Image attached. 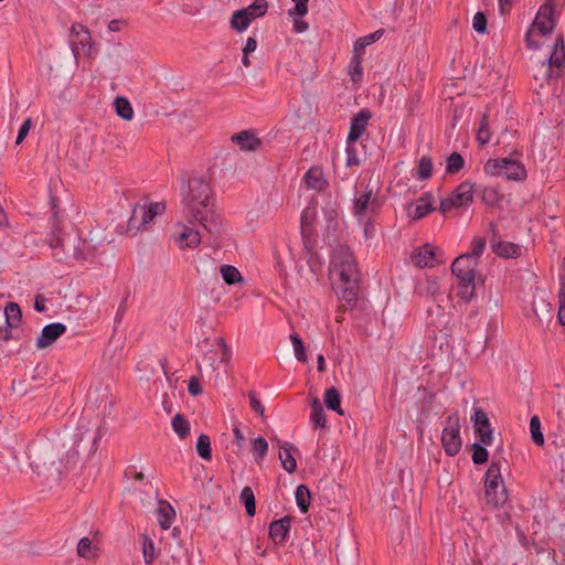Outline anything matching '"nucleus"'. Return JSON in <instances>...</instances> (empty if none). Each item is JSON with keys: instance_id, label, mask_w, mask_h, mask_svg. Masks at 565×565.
Masks as SVG:
<instances>
[{"instance_id": "9d476101", "label": "nucleus", "mask_w": 565, "mask_h": 565, "mask_svg": "<svg viewBox=\"0 0 565 565\" xmlns=\"http://www.w3.org/2000/svg\"><path fill=\"white\" fill-rule=\"evenodd\" d=\"M195 211H189L191 216L198 221L202 227L210 234L220 236L222 228L221 215L214 209V202L210 203L206 207H198Z\"/></svg>"}, {"instance_id": "cd10ccee", "label": "nucleus", "mask_w": 565, "mask_h": 565, "mask_svg": "<svg viewBox=\"0 0 565 565\" xmlns=\"http://www.w3.org/2000/svg\"><path fill=\"white\" fill-rule=\"evenodd\" d=\"M323 403L328 409L333 411L339 415H343V411L341 408V394L334 386L326 390Z\"/></svg>"}, {"instance_id": "f704fd0d", "label": "nucleus", "mask_w": 565, "mask_h": 565, "mask_svg": "<svg viewBox=\"0 0 565 565\" xmlns=\"http://www.w3.org/2000/svg\"><path fill=\"white\" fill-rule=\"evenodd\" d=\"M362 54L363 52L353 49V55L349 64L351 79L355 83L362 79Z\"/></svg>"}, {"instance_id": "e2e57ef3", "label": "nucleus", "mask_w": 565, "mask_h": 565, "mask_svg": "<svg viewBox=\"0 0 565 565\" xmlns=\"http://www.w3.org/2000/svg\"><path fill=\"white\" fill-rule=\"evenodd\" d=\"M354 143L355 142H349L347 140V162L345 164L348 167H352V166H358L360 163V160L358 158V152H356V149L354 147Z\"/></svg>"}, {"instance_id": "bb28decb", "label": "nucleus", "mask_w": 565, "mask_h": 565, "mask_svg": "<svg viewBox=\"0 0 565 565\" xmlns=\"http://www.w3.org/2000/svg\"><path fill=\"white\" fill-rule=\"evenodd\" d=\"M434 195L430 192L423 193L415 206V212L413 214V220L417 221L425 217L429 212L435 211L433 206Z\"/></svg>"}, {"instance_id": "1a4fd4ad", "label": "nucleus", "mask_w": 565, "mask_h": 565, "mask_svg": "<svg viewBox=\"0 0 565 565\" xmlns=\"http://www.w3.org/2000/svg\"><path fill=\"white\" fill-rule=\"evenodd\" d=\"M565 64V47L564 39L562 34H558L555 39L553 52L550 54L546 61L542 62L541 70L543 71V77L548 82L552 78L559 76L558 72L554 73L553 67L559 68Z\"/></svg>"}, {"instance_id": "6e6552de", "label": "nucleus", "mask_w": 565, "mask_h": 565, "mask_svg": "<svg viewBox=\"0 0 565 565\" xmlns=\"http://www.w3.org/2000/svg\"><path fill=\"white\" fill-rule=\"evenodd\" d=\"M446 423L447 426L444 428L441 434V444L446 455L455 457L460 451L462 445L459 434V416L457 414H451L447 417Z\"/></svg>"}, {"instance_id": "338daca9", "label": "nucleus", "mask_w": 565, "mask_h": 565, "mask_svg": "<svg viewBox=\"0 0 565 565\" xmlns=\"http://www.w3.org/2000/svg\"><path fill=\"white\" fill-rule=\"evenodd\" d=\"M31 126H32V119L29 117L23 121V124L19 128L18 136L15 139V145H20L23 142V140L26 138V136L31 129Z\"/></svg>"}, {"instance_id": "7ed1b4c3", "label": "nucleus", "mask_w": 565, "mask_h": 565, "mask_svg": "<svg viewBox=\"0 0 565 565\" xmlns=\"http://www.w3.org/2000/svg\"><path fill=\"white\" fill-rule=\"evenodd\" d=\"M484 490L488 504L503 507L508 500V490L501 473V460H492L484 473Z\"/></svg>"}, {"instance_id": "8fccbe9b", "label": "nucleus", "mask_w": 565, "mask_h": 565, "mask_svg": "<svg viewBox=\"0 0 565 565\" xmlns=\"http://www.w3.org/2000/svg\"><path fill=\"white\" fill-rule=\"evenodd\" d=\"M252 450L257 462L262 461L268 451V443L264 437H257L253 440Z\"/></svg>"}, {"instance_id": "393cba45", "label": "nucleus", "mask_w": 565, "mask_h": 565, "mask_svg": "<svg viewBox=\"0 0 565 565\" xmlns=\"http://www.w3.org/2000/svg\"><path fill=\"white\" fill-rule=\"evenodd\" d=\"M303 181L309 189H313L319 192H322L328 188V181L323 178L322 171L317 167H312L306 172Z\"/></svg>"}, {"instance_id": "a878e982", "label": "nucleus", "mask_w": 565, "mask_h": 565, "mask_svg": "<svg viewBox=\"0 0 565 565\" xmlns=\"http://www.w3.org/2000/svg\"><path fill=\"white\" fill-rule=\"evenodd\" d=\"M158 522L163 530L171 527L173 519L175 518L174 509L168 501L160 500L157 509Z\"/></svg>"}, {"instance_id": "2eb2a0df", "label": "nucleus", "mask_w": 565, "mask_h": 565, "mask_svg": "<svg viewBox=\"0 0 565 565\" xmlns=\"http://www.w3.org/2000/svg\"><path fill=\"white\" fill-rule=\"evenodd\" d=\"M67 328L62 322H53L46 324L36 340L38 349L51 347L60 337L66 332Z\"/></svg>"}, {"instance_id": "20e7f679", "label": "nucleus", "mask_w": 565, "mask_h": 565, "mask_svg": "<svg viewBox=\"0 0 565 565\" xmlns=\"http://www.w3.org/2000/svg\"><path fill=\"white\" fill-rule=\"evenodd\" d=\"M30 466L38 475H61L60 461L54 447L51 444H43L29 450Z\"/></svg>"}, {"instance_id": "473e14b6", "label": "nucleus", "mask_w": 565, "mask_h": 565, "mask_svg": "<svg viewBox=\"0 0 565 565\" xmlns=\"http://www.w3.org/2000/svg\"><path fill=\"white\" fill-rule=\"evenodd\" d=\"M138 209V214L141 215V220L147 224H150L153 218L161 214L164 210V204L162 203H151L149 206H136Z\"/></svg>"}, {"instance_id": "79ce46f5", "label": "nucleus", "mask_w": 565, "mask_h": 565, "mask_svg": "<svg viewBox=\"0 0 565 565\" xmlns=\"http://www.w3.org/2000/svg\"><path fill=\"white\" fill-rule=\"evenodd\" d=\"M530 433L532 441L537 446L544 445V435L541 428V420L537 415H533L530 419Z\"/></svg>"}, {"instance_id": "ddd939ff", "label": "nucleus", "mask_w": 565, "mask_h": 565, "mask_svg": "<svg viewBox=\"0 0 565 565\" xmlns=\"http://www.w3.org/2000/svg\"><path fill=\"white\" fill-rule=\"evenodd\" d=\"M475 435L483 445H491L493 441V430L487 413L482 408L475 407L471 416Z\"/></svg>"}, {"instance_id": "b1692460", "label": "nucleus", "mask_w": 565, "mask_h": 565, "mask_svg": "<svg viewBox=\"0 0 565 565\" xmlns=\"http://www.w3.org/2000/svg\"><path fill=\"white\" fill-rule=\"evenodd\" d=\"M492 250L495 255L503 258H516L521 255V247L512 242L498 241L491 242Z\"/></svg>"}, {"instance_id": "0e129e2a", "label": "nucleus", "mask_w": 565, "mask_h": 565, "mask_svg": "<svg viewBox=\"0 0 565 565\" xmlns=\"http://www.w3.org/2000/svg\"><path fill=\"white\" fill-rule=\"evenodd\" d=\"M558 322L562 326H565V285L559 288L558 291V312H557Z\"/></svg>"}, {"instance_id": "603ef678", "label": "nucleus", "mask_w": 565, "mask_h": 565, "mask_svg": "<svg viewBox=\"0 0 565 565\" xmlns=\"http://www.w3.org/2000/svg\"><path fill=\"white\" fill-rule=\"evenodd\" d=\"M486 238L484 237H473L471 244H470V252H467L469 256H472L475 259L479 260V257L482 255V253L486 249Z\"/></svg>"}, {"instance_id": "72a5a7b5", "label": "nucleus", "mask_w": 565, "mask_h": 565, "mask_svg": "<svg viewBox=\"0 0 565 565\" xmlns=\"http://www.w3.org/2000/svg\"><path fill=\"white\" fill-rule=\"evenodd\" d=\"M250 22L252 20L247 14L246 10L244 9L234 11L231 18V26L238 32H243L244 30H246L249 26Z\"/></svg>"}, {"instance_id": "58836bf2", "label": "nucleus", "mask_w": 565, "mask_h": 565, "mask_svg": "<svg viewBox=\"0 0 565 565\" xmlns=\"http://www.w3.org/2000/svg\"><path fill=\"white\" fill-rule=\"evenodd\" d=\"M220 273H221L223 280L227 285H235L243 280V277H242L239 270L235 266L222 265L220 267Z\"/></svg>"}, {"instance_id": "9b49d317", "label": "nucleus", "mask_w": 565, "mask_h": 565, "mask_svg": "<svg viewBox=\"0 0 565 565\" xmlns=\"http://www.w3.org/2000/svg\"><path fill=\"white\" fill-rule=\"evenodd\" d=\"M478 260L468 254L458 256L451 264V274L460 281L476 280Z\"/></svg>"}, {"instance_id": "a18cd8bd", "label": "nucleus", "mask_w": 565, "mask_h": 565, "mask_svg": "<svg viewBox=\"0 0 565 565\" xmlns=\"http://www.w3.org/2000/svg\"><path fill=\"white\" fill-rule=\"evenodd\" d=\"M246 10L247 14L249 15L250 20H255L256 18H260L266 14L268 9L267 0H255L252 4H249L246 8H243Z\"/></svg>"}, {"instance_id": "a19ab883", "label": "nucleus", "mask_w": 565, "mask_h": 565, "mask_svg": "<svg viewBox=\"0 0 565 565\" xmlns=\"http://www.w3.org/2000/svg\"><path fill=\"white\" fill-rule=\"evenodd\" d=\"M457 296L466 302L471 301L476 297V280L470 282L458 280Z\"/></svg>"}, {"instance_id": "aec40b11", "label": "nucleus", "mask_w": 565, "mask_h": 565, "mask_svg": "<svg viewBox=\"0 0 565 565\" xmlns=\"http://www.w3.org/2000/svg\"><path fill=\"white\" fill-rule=\"evenodd\" d=\"M277 443L279 445L278 456L282 468L289 473L296 471L297 461L292 455V450L297 451V448L294 446V444L288 441L281 443L279 439H277Z\"/></svg>"}, {"instance_id": "4d7b16f0", "label": "nucleus", "mask_w": 565, "mask_h": 565, "mask_svg": "<svg viewBox=\"0 0 565 565\" xmlns=\"http://www.w3.org/2000/svg\"><path fill=\"white\" fill-rule=\"evenodd\" d=\"M487 26H488L487 15L481 11L477 12L472 20V29L479 34H484V33H487Z\"/></svg>"}, {"instance_id": "5701e85b", "label": "nucleus", "mask_w": 565, "mask_h": 565, "mask_svg": "<svg viewBox=\"0 0 565 565\" xmlns=\"http://www.w3.org/2000/svg\"><path fill=\"white\" fill-rule=\"evenodd\" d=\"M202 241L199 230L184 226L183 231L179 234L177 243L181 249L196 248Z\"/></svg>"}, {"instance_id": "052dcab7", "label": "nucleus", "mask_w": 565, "mask_h": 565, "mask_svg": "<svg viewBox=\"0 0 565 565\" xmlns=\"http://www.w3.org/2000/svg\"><path fill=\"white\" fill-rule=\"evenodd\" d=\"M425 295L427 297H430L435 301L440 296V286L438 284L437 278L427 279Z\"/></svg>"}, {"instance_id": "5fc2aeb1", "label": "nucleus", "mask_w": 565, "mask_h": 565, "mask_svg": "<svg viewBox=\"0 0 565 565\" xmlns=\"http://www.w3.org/2000/svg\"><path fill=\"white\" fill-rule=\"evenodd\" d=\"M148 224L141 220V215L138 214V209L132 210L131 216L128 220V231H135L134 235L141 228H146Z\"/></svg>"}, {"instance_id": "412c9836", "label": "nucleus", "mask_w": 565, "mask_h": 565, "mask_svg": "<svg viewBox=\"0 0 565 565\" xmlns=\"http://www.w3.org/2000/svg\"><path fill=\"white\" fill-rule=\"evenodd\" d=\"M4 327L14 332L22 323V311L17 302L10 301L3 310Z\"/></svg>"}, {"instance_id": "3c124183", "label": "nucleus", "mask_w": 565, "mask_h": 565, "mask_svg": "<svg viewBox=\"0 0 565 565\" xmlns=\"http://www.w3.org/2000/svg\"><path fill=\"white\" fill-rule=\"evenodd\" d=\"M433 173V161L430 157L423 156L417 164V175L420 180H427Z\"/></svg>"}, {"instance_id": "37998d69", "label": "nucleus", "mask_w": 565, "mask_h": 565, "mask_svg": "<svg viewBox=\"0 0 565 565\" xmlns=\"http://www.w3.org/2000/svg\"><path fill=\"white\" fill-rule=\"evenodd\" d=\"M487 445L481 443H473L470 448L472 450V462L477 466L483 465L489 459V451L486 448Z\"/></svg>"}, {"instance_id": "7c9ffc66", "label": "nucleus", "mask_w": 565, "mask_h": 565, "mask_svg": "<svg viewBox=\"0 0 565 565\" xmlns=\"http://www.w3.org/2000/svg\"><path fill=\"white\" fill-rule=\"evenodd\" d=\"M532 310L540 322H543V320L550 321L552 319V305L546 302L543 298L533 300Z\"/></svg>"}, {"instance_id": "49530a36", "label": "nucleus", "mask_w": 565, "mask_h": 565, "mask_svg": "<svg viewBox=\"0 0 565 565\" xmlns=\"http://www.w3.org/2000/svg\"><path fill=\"white\" fill-rule=\"evenodd\" d=\"M503 199V195L498 191L497 188L486 186L482 190L481 200L488 206H494L500 203Z\"/></svg>"}, {"instance_id": "c9c22d12", "label": "nucleus", "mask_w": 565, "mask_h": 565, "mask_svg": "<svg viewBox=\"0 0 565 565\" xmlns=\"http://www.w3.org/2000/svg\"><path fill=\"white\" fill-rule=\"evenodd\" d=\"M114 106L116 109L117 115L125 119L130 120L134 117V109L131 107L130 102L125 97H116L114 102Z\"/></svg>"}, {"instance_id": "0eeeda50", "label": "nucleus", "mask_w": 565, "mask_h": 565, "mask_svg": "<svg viewBox=\"0 0 565 565\" xmlns=\"http://www.w3.org/2000/svg\"><path fill=\"white\" fill-rule=\"evenodd\" d=\"M382 207V202L367 184L365 191L353 200L352 213L354 217L362 223L369 214L377 213Z\"/></svg>"}, {"instance_id": "13d9d810", "label": "nucleus", "mask_w": 565, "mask_h": 565, "mask_svg": "<svg viewBox=\"0 0 565 565\" xmlns=\"http://www.w3.org/2000/svg\"><path fill=\"white\" fill-rule=\"evenodd\" d=\"M490 137H491V134H490V130L488 127V122H487L486 116H483V118L480 122V127L477 131V140L481 146H484L490 141Z\"/></svg>"}, {"instance_id": "39448f33", "label": "nucleus", "mask_w": 565, "mask_h": 565, "mask_svg": "<svg viewBox=\"0 0 565 565\" xmlns=\"http://www.w3.org/2000/svg\"><path fill=\"white\" fill-rule=\"evenodd\" d=\"M475 183L471 181L461 182L446 199L440 201L438 211L446 214L457 207H466L473 201Z\"/></svg>"}, {"instance_id": "ea45409f", "label": "nucleus", "mask_w": 565, "mask_h": 565, "mask_svg": "<svg viewBox=\"0 0 565 565\" xmlns=\"http://www.w3.org/2000/svg\"><path fill=\"white\" fill-rule=\"evenodd\" d=\"M195 449L198 455L204 460L212 459V448L210 437L205 434H201L196 440Z\"/></svg>"}, {"instance_id": "69168bd1", "label": "nucleus", "mask_w": 565, "mask_h": 565, "mask_svg": "<svg viewBox=\"0 0 565 565\" xmlns=\"http://www.w3.org/2000/svg\"><path fill=\"white\" fill-rule=\"evenodd\" d=\"M248 397H249V406L250 408L259 414L260 416L264 415V412H265V407L264 405L262 404V402L258 399L256 393L254 391H249L248 392Z\"/></svg>"}, {"instance_id": "4be33fe9", "label": "nucleus", "mask_w": 565, "mask_h": 565, "mask_svg": "<svg viewBox=\"0 0 565 565\" xmlns=\"http://www.w3.org/2000/svg\"><path fill=\"white\" fill-rule=\"evenodd\" d=\"M232 141L239 146L242 150H256L262 140L250 130H243L232 136Z\"/></svg>"}, {"instance_id": "e433bc0d", "label": "nucleus", "mask_w": 565, "mask_h": 565, "mask_svg": "<svg viewBox=\"0 0 565 565\" xmlns=\"http://www.w3.org/2000/svg\"><path fill=\"white\" fill-rule=\"evenodd\" d=\"M171 425L174 433L181 439H184L190 434V423L182 414L174 415Z\"/></svg>"}, {"instance_id": "6e6d98bb", "label": "nucleus", "mask_w": 565, "mask_h": 565, "mask_svg": "<svg viewBox=\"0 0 565 565\" xmlns=\"http://www.w3.org/2000/svg\"><path fill=\"white\" fill-rule=\"evenodd\" d=\"M535 565H557L554 551H539L535 559Z\"/></svg>"}, {"instance_id": "f03ea898", "label": "nucleus", "mask_w": 565, "mask_h": 565, "mask_svg": "<svg viewBox=\"0 0 565 565\" xmlns=\"http://www.w3.org/2000/svg\"><path fill=\"white\" fill-rule=\"evenodd\" d=\"M330 270L337 274L341 281H360L356 260L349 246L344 244H338L333 247Z\"/></svg>"}, {"instance_id": "de8ad7c7", "label": "nucleus", "mask_w": 565, "mask_h": 565, "mask_svg": "<svg viewBox=\"0 0 565 565\" xmlns=\"http://www.w3.org/2000/svg\"><path fill=\"white\" fill-rule=\"evenodd\" d=\"M503 164L504 158L499 159H488L483 166V171L486 174L491 177H500L503 173Z\"/></svg>"}, {"instance_id": "c03bdc74", "label": "nucleus", "mask_w": 565, "mask_h": 565, "mask_svg": "<svg viewBox=\"0 0 565 565\" xmlns=\"http://www.w3.org/2000/svg\"><path fill=\"white\" fill-rule=\"evenodd\" d=\"M383 34H384V30L380 29L369 35L361 36L355 41L353 49L355 51H360V52L364 53L365 47L369 46L370 44L376 42L377 40H380Z\"/></svg>"}, {"instance_id": "4c0bfd02", "label": "nucleus", "mask_w": 565, "mask_h": 565, "mask_svg": "<svg viewBox=\"0 0 565 565\" xmlns=\"http://www.w3.org/2000/svg\"><path fill=\"white\" fill-rule=\"evenodd\" d=\"M465 167V159L462 156L454 151L446 159V173L456 174Z\"/></svg>"}, {"instance_id": "dca6fc26", "label": "nucleus", "mask_w": 565, "mask_h": 565, "mask_svg": "<svg viewBox=\"0 0 565 565\" xmlns=\"http://www.w3.org/2000/svg\"><path fill=\"white\" fill-rule=\"evenodd\" d=\"M371 116V111L364 108L352 117L350 122L349 135L347 137V140L349 142H356L362 137V135L366 130Z\"/></svg>"}, {"instance_id": "774afa93", "label": "nucleus", "mask_w": 565, "mask_h": 565, "mask_svg": "<svg viewBox=\"0 0 565 565\" xmlns=\"http://www.w3.org/2000/svg\"><path fill=\"white\" fill-rule=\"evenodd\" d=\"M188 392L192 395V396H198L202 393V385H201V382L198 377L195 376H192L189 381V384H188Z\"/></svg>"}, {"instance_id": "f3484780", "label": "nucleus", "mask_w": 565, "mask_h": 565, "mask_svg": "<svg viewBox=\"0 0 565 565\" xmlns=\"http://www.w3.org/2000/svg\"><path fill=\"white\" fill-rule=\"evenodd\" d=\"M343 287L340 292V301L342 302L339 310H352L356 306L359 281H341Z\"/></svg>"}, {"instance_id": "864d4df0", "label": "nucleus", "mask_w": 565, "mask_h": 565, "mask_svg": "<svg viewBox=\"0 0 565 565\" xmlns=\"http://www.w3.org/2000/svg\"><path fill=\"white\" fill-rule=\"evenodd\" d=\"M78 556L90 559L94 557L92 541L88 537H82L77 544Z\"/></svg>"}, {"instance_id": "09e8293b", "label": "nucleus", "mask_w": 565, "mask_h": 565, "mask_svg": "<svg viewBox=\"0 0 565 565\" xmlns=\"http://www.w3.org/2000/svg\"><path fill=\"white\" fill-rule=\"evenodd\" d=\"M290 341L294 347L296 359L301 363L307 362V360H308L307 352H306V348H305V344H303V341L301 340V338L297 333H291Z\"/></svg>"}, {"instance_id": "f257e3e1", "label": "nucleus", "mask_w": 565, "mask_h": 565, "mask_svg": "<svg viewBox=\"0 0 565 565\" xmlns=\"http://www.w3.org/2000/svg\"><path fill=\"white\" fill-rule=\"evenodd\" d=\"M186 185L182 188V203L189 211H195L198 207H206L214 202L213 191L210 183L203 177L182 178Z\"/></svg>"}, {"instance_id": "423d86ee", "label": "nucleus", "mask_w": 565, "mask_h": 565, "mask_svg": "<svg viewBox=\"0 0 565 565\" xmlns=\"http://www.w3.org/2000/svg\"><path fill=\"white\" fill-rule=\"evenodd\" d=\"M68 43L76 61L78 60L81 51H84L88 57H93L95 55L96 51L90 32L82 23H74L71 26Z\"/></svg>"}, {"instance_id": "6ab92c4d", "label": "nucleus", "mask_w": 565, "mask_h": 565, "mask_svg": "<svg viewBox=\"0 0 565 565\" xmlns=\"http://www.w3.org/2000/svg\"><path fill=\"white\" fill-rule=\"evenodd\" d=\"M502 175L507 180L522 182L527 178V172L521 161L507 157L504 158Z\"/></svg>"}, {"instance_id": "f8f14e48", "label": "nucleus", "mask_w": 565, "mask_h": 565, "mask_svg": "<svg viewBox=\"0 0 565 565\" xmlns=\"http://www.w3.org/2000/svg\"><path fill=\"white\" fill-rule=\"evenodd\" d=\"M441 255L443 252L439 248L424 244L413 252L412 262L418 268H433L443 263Z\"/></svg>"}, {"instance_id": "4468645a", "label": "nucleus", "mask_w": 565, "mask_h": 565, "mask_svg": "<svg viewBox=\"0 0 565 565\" xmlns=\"http://www.w3.org/2000/svg\"><path fill=\"white\" fill-rule=\"evenodd\" d=\"M292 520L291 515H286L269 524V537L276 545L281 546L288 541Z\"/></svg>"}, {"instance_id": "a211bd4d", "label": "nucleus", "mask_w": 565, "mask_h": 565, "mask_svg": "<svg viewBox=\"0 0 565 565\" xmlns=\"http://www.w3.org/2000/svg\"><path fill=\"white\" fill-rule=\"evenodd\" d=\"M533 26L536 28L542 35H546L553 31L555 22L553 19V8L551 6L543 4L540 8Z\"/></svg>"}, {"instance_id": "680f3d73", "label": "nucleus", "mask_w": 565, "mask_h": 565, "mask_svg": "<svg viewBox=\"0 0 565 565\" xmlns=\"http://www.w3.org/2000/svg\"><path fill=\"white\" fill-rule=\"evenodd\" d=\"M295 2L294 9H290L288 14L290 17L298 15L300 18L305 17L308 13V2L309 0H292Z\"/></svg>"}, {"instance_id": "c85d7f7f", "label": "nucleus", "mask_w": 565, "mask_h": 565, "mask_svg": "<svg viewBox=\"0 0 565 565\" xmlns=\"http://www.w3.org/2000/svg\"><path fill=\"white\" fill-rule=\"evenodd\" d=\"M310 422L313 428H324L327 425L326 413L319 398L311 402Z\"/></svg>"}, {"instance_id": "bf43d9fd", "label": "nucleus", "mask_w": 565, "mask_h": 565, "mask_svg": "<svg viewBox=\"0 0 565 565\" xmlns=\"http://www.w3.org/2000/svg\"><path fill=\"white\" fill-rule=\"evenodd\" d=\"M143 559L147 565H151L154 559V546L153 542L149 537H145L142 544Z\"/></svg>"}, {"instance_id": "2f4dec72", "label": "nucleus", "mask_w": 565, "mask_h": 565, "mask_svg": "<svg viewBox=\"0 0 565 565\" xmlns=\"http://www.w3.org/2000/svg\"><path fill=\"white\" fill-rule=\"evenodd\" d=\"M296 503L301 513H307L311 502V492L306 484H299L295 492Z\"/></svg>"}, {"instance_id": "c756f323", "label": "nucleus", "mask_w": 565, "mask_h": 565, "mask_svg": "<svg viewBox=\"0 0 565 565\" xmlns=\"http://www.w3.org/2000/svg\"><path fill=\"white\" fill-rule=\"evenodd\" d=\"M239 502L244 505L245 512L253 518L256 514V499L250 487H244L239 493Z\"/></svg>"}]
</instances>
